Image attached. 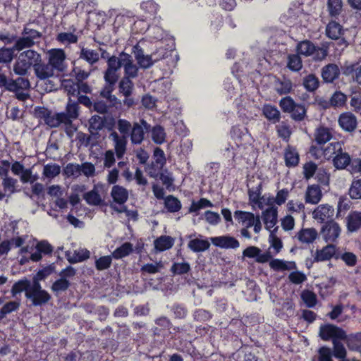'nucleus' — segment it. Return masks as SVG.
Listing matches in <instances>:
<instances>
[{
	"label": "nucleus",
	"instance_id": "nucleus-52",
	"mask_svg": "<svg viewBox=\"0 0 361 361\" xmlns=\"http://www.w3.org/2000/svg\"><path fill=\"white\" fill-rule=\"evenodd\" d=\"M347 99V96L341 91H336L330 98V104L334 108L343 107L346 104Z\"/></svg>",
	"mask_w": 361,
	"mask_h": 361
},
{
	"label": "nucleus",
	"instance_id": "nucleus-31",
	"mask_svg": "<svg viewBox=\"0 0 361 361\" xmlns=\"http://www.w3.org/2000/svg\"><path fill=\"white\" fill-rule=\"evenodd\" d=\"M284 159L286 166L295 167L299 163V154L295 148L288 146L284 153Z\"/></svg>",
	"mask_w": 361,
	"mask_h": 361
},
{
	"label": "nucleus",
	"instance_id": "nucleus-5",
	"mask_svg": "<svg viewBox=\"0 0 361 361\" xmlns=\"http://www.w3.org/2000/svg\"><path fill=\"white\" fill-rule=\"evenodd\" d=\"M25 298L31 301L32 306H42L47 304L51 298V295L41 285L37 283H32V287L25 294Z\"/></svg>",
	"mask_w": 361,
	"mask_h": 361
},
{
	"label": "nucleus",
	"instance_id": "nucleus-27",
	"mask_svg": "<svg viewBox=\"0 0 361 361\" xmlns=\"http://www.w3.org/2000/svg\"><path fill=\"white\" fill-rule=\"evenodd\" d=\"M111 195L114 201L119 204H124L128 198V190L125 188L118 185L113 186Z\"/></svg>",
	"mask_w": 361,
	"mask_h": 361
},
{
	"label": "nucleus",
	"instance_id": "nucleus-28",
	"mask_svg": "<svg viewBox=\"0 0 361 361\" xmlns=\"http://www.w3.org/2000/svg\"><path fill=\"white\" fill-rule=\"evenodd\" d=\"M154 323L159 327L152 329L154 335L160 336L163 331H170L172 327L171 321L166 316H161L154 320Z\"/></svg>",
	"mask_w": 361,
	"mask_h": 361
},
{
	"label": "nucleus",
	"instance_id": "nucleus-15",
	"mask_svg": "<svg viewBox=\"0 0 361 361\" xmlns=\"http://www.w3.org/2000/svg\"><path fill=\"white\" fill-rule=\"evenodd\" d=\"M336 247L335 245L330 243L323 247L321 250H317L314 257V262L329 261L333 257L338 258L336 255Z\"/></svg>",
	"mask_w": 361,
	"mask_h": 361
},
{
	"label": "nucleus",
	"instance_id": "nucleus-39",
	"mask_svg": "<svg viewBox=\"0 0 361 361\" xmlns=\"http://www.w3.org/2000/svg\"><path fill=\"white\" fill-rule=\"evenodd\" d=\"M104 126V118L98 115L92 116L89 119V131L92 135H97Z\"/></svg>",
	"mask_w": 361,
	"mask_h": 361
},
{
	"label": "nucleus",
	"instance_id": "nucleus-40",
	"mask_svg": "<svg viewBox=\"0 0 361 361\" xmlns=\"http://www.w3.org/2000/svg\"><path fill=\"white\" fill-rule=\"evenodd\" d=\"M234 217L239 222L246 224L247 228H250L254 224L255 216L254 214L248 212L237 210L234 212Z\"/></svg>",
	"mask_w": 361,
	"mask_h": 361
},
{
	"label": "nucleus",
	"instance_id": "nucleus-55",
	"mask_svg": "<svg viewBox=\"0 0 361 361\" xmlns=\"http://www.w3.org/2000/svg\"><path fill=\"white\" fill-rule=\"evenodd\" d=\"M20 306V301H10L4 304L0 310V319H3L7 314L17 311Z\"/></svg>",
	"mask_w": 361,
	"mask_h": 361
},
{
	"label": "nucleus",
	"instance_id": "nucleus-62",
	"mask_svg": "<svg viewBox=\"0 0 361 361\" xmlns=\"http://www.w3.org/2000/svg\"><path fill=\"white\" fill-rule=\"evenodd\" d=\"M18 183V180L13 178L7 176L3 178L2 180V185L4 188V191L8 192L9 194L8 196H10L11 195L15 193L16 192V186Z\"/></svg>",
	"mask_w": 361,
	"mask_h": 361
},
{
	"label": "nucleus",
	"instance_id": "nucleus-58",
	"mask_svg": "<svg viewBox=\"0 0 361 361\" xmlns=\"http://www.w3.org/2000/svg\"><path fill=\"white\" fill-rule=\"evenodd\" d=\"M61 116L60 113L52 114L51 111L44 123L50 128H57L61 124H63Z\"/></svg>",
	"mask_w": 361,
	"mask_h": 361
},
{
	"label": "nucleus",
	"instance_id": "nucleus-54",
	"mask_svg": "<svg viewBox=\"0 0 361 361\" xmlns=\"http://www.w3.org/2000/svg\"><path fill=\"white\" fill-rule=\"evenodd\" d=\"M191 270L190 265L187 262H173L170 271L173 275H183Z\"/></svg>",
	"mask_w": 361,
	"mask_h": 361
},
{
	"label": "nucleus",
	"instance_id": "nucleus-25",
	"mask_svg": "<svg viewBox=\"0 0 361 361\" xmlns=\"http://www.w3.org/2000/svg\"><path fill=\"white\" fill-rule=\"evenodd\" d=\"M262 113L265 118L272 123H276L281 119V113L274 105L264 104L262 107Z\"/></svg>",
	"mask_w": 361,
	"mask_h": 361
},
{
	"label": "nucleus",
	"instance_id": "nucleus-21",
	"mask_svg": "<svg viewBox=\"0 0 361 361\" xmlns=\"http://www.w3.org/2000/svg\"><path fill=\"white\" fill-rule=\"evenodd\" d=\"M322 192L318 185H309L305 192V202L312 204H317L322 199Z\"/></svg>",
	"mask_w": 361,
	"mask_h": 361
},
{
	"label": "nucleus",
	"instance_id": "nucleus-61",
	"mask_svg": "<svg viewBox=\"0 0 361 361\" xmlns=\"http://www.w3.org/2000/svg\"><path fill=\"white\" fill-rule=\"evenodd\" d=\"M63 173L68 177L78 178L81 175L80 164L69 163L63 169Z\"/></svg>",
	"mask_w": 361,
	"mask_h": 361
},
{
	"label": "nucleus",
	"instance_id": "nucleus-37",
	"mask_svg": "<svg viewBox=\"0 0 361 361\" xmlns=\"http://www.w3.org/2000/svg\"><path fill=\"white\" fill-rule=\"evenodd\" d=\"M79 58L93 65L99 60V53L94 50L82 47L80 49Z\"/></svg>",
	"mask_w": 361,
	"mask_h": 361
},
{
	"label": "nucleus",
	"instance_id": "nucleus-38",
	"mask_svg": "<svg viewBox=\"0 0 361 361\" xmlns=\"http://www.w3.org/2000/svg\"><path fill=\"white\" fill-rule=\"evenodd\" d=\"M262 182H259L255 188H248V196L250 202L257 204L259 208L262 209L263 205L261 200Z\"/></svg>",
	"mask_w": 361,
	"mask_h": 361
},
{
	"label": "nucleus",
	"instance_id": "nucleus-46",
	"mask_svg": "<svg viewBox=\"0 0 361 361\" xmlns=\"http://www.w3.org/2000/svg\"><path fill=\"white\" fill-rule=\"evenodd\" d=\"M123 55H127V53L122 51L120 53L118 57L115 56H112L109 57L106 63H107V68L113 71H118L121 67L123 66V59L124 58Z\"/></svg>",
	"mask_w": 361,
	"mask_h": 361
},
{
	"label": "nucleus",
	"instance_id": "nucleus-22",
	"mask_svg": "<svg viewBox=\"0 0 361 361\" xmlns=\"http://www.w3.org/2000/svg\"><path fill=\"white\" fill-rule=\"evenodd\" d=\"M210 247V243L203 236L199 235V238L191 239L188 243V247L194 252H202L207 250Z\"/></svg>",
	"mask_w": 361,
	"mask_h": 361
},
{
	"label": "nucleus",
	"instance_id": "nucleus-19",
	"mask_svg": "<svg viewBox=\"0 0 361 361\" xmlns=\"http://www.w3.org/2000/svg\"><path fill=\"white\" fill-rule=\"evenodd\" d=\"M277 209L273 207H269L262 212V219L265 228L271 232L278 221Z\"/></svg>",
	"mask_w": 361,
	"mask_h": 361
},
{
	"label": "nucleus",
	"instance_id": "nucleus-17",
	"mask_svg": "<svg viewBox=\"0 0 361 361\" xmlns=\"http://www.w3.org/2000/svg\"><path fill=\"white\" fill-rule=\"evenodd\" d=\"M302 244H311L318 237V232L314 228H301L295 236Z\"/></svg>",
	"mask_w": 361,
	"mask_h": 361
},
{
	"label": "nucleus",
	"instance_id": "nucleus-33",
	"mask_svg": "<svg viewBox=\"0 0 361 361\" xmlns=\"http://www.w3.org/2000/svg\"><path fill=\"white\" fill-rule=\"evenodd\" d=\"M157 251L163 252L171 248L174 245V238L169 235H161L154 242Z\"/></svg>",
	"mask_w": 361,
	"mask_h": 361
},
{
	"label": "nucleus",
	"instance_id": "nucleus-60",
	"mask_svg": "<svg viewBox=\"0 0 361 361\" xmlns=\"http://www.w3.org/2000/svg\"><path fill=\"white\" fill-rule=\"evenodd\" d=\"M15 44L13 46V49L16 51H21L25 48H30L34 45V42L30 39L27 38L25 35L23 37L16 38L14 41Z\"/></svg>",
	"mask_w": 361,
	"mask_h": 361
},
{
	"label": "nucleus",
	"instance_id": "nucleus-59",
	"mask_svg": "<svg viewBox=\"0 0 361 361\" xmlns=\"http://www.w3.org/2000/svg\"><path fill=\"white\" fill-rule=\"evenodd\" d=\"M15 50L13 47L7 48L5 47L0 48V63H8L11 62L14 57Z\"/></svg>",
	"mask_w": 361,
	"mask_h": 361
},
{
	"label": "nucleus",
	"instance_id": "nucleus-48",
	"mask_svg": "<svg viewBox=\"0 0 361 361\" xmlns=\"http://www.w3.org/2000/svg\"><path fill=\"white\" fill-rule=\"evenodd\" d=\"M152 133V139L156 144L161 145L165 142L166 133L164 128L160 125H156L149 130Z\"/></svg>",
	"mask_w": 361,
	"mask_h": 361
},
{
	"label": "nucleus",
	"instance_id": "nucleus-24",
	"mask_svg": "<svg viewBox=\"0 0 361 361\" xmlns=\"http://www.w3.org/2000/svg\"><path fill=\"white\" fill-rule=\"evenodd\" d=\"M274 86L276 92L280 95L287 94L293 90V82L286 77H283L281 79L276 78Z\"/></svg>",
	"mask_w": 361,
	"mask_h": 361
},
{
	"label": "nucleus",
	"instance_id": "nucleus-49",
	"mask_svg": "<svg viewBox=\"0 0 361 361\" xmlns=\"http://www.w3.org/2000/svg\"><path fill=\"white\" fill-rule=\"evenodd\" d=\"M134 88V84L131 79L127 77H123L119 82L118 89L119 92L124 96H131Z\"/></svg>",
	"mask_w": 361,
	"mask_h": 361
},
{
	"label": "nucleus",
	"instance_id": "nucleus-26",
	"mask_svg": "<svg viewBox=\"0 0 361 361\" xmlns=\"http://www.w3.org/2000/svg\"><path fill=\"white\" fill-rule=\"evenodd\" d=\"M343 32L342 26L336 20L330 21L326 27V35L331 39H338Z\"/></svg>",
	"mask_w": 361,
	"mask_h": 361
},
{
	"label": "nucleus",
	"instance_id": "nucleus-23",
	"mask_svg": "<svg viewBox=\"0 0 361 361\" xmlns=\"http://www.w3.org/2000/svg\"><path fill=\"white\" fill-rule=\"evenodd\" d=\"M314 136L316 143L323 145L332 139L333 134L329 128L320 126L315 130Z\"/></svg>",
	"mask_w": 361,
	"mask_h": 361
},
{
	"label": "nucleus",
	"instance_id": "nucleus-64",
	"mask_svg": "<svg viewBox=\"0 0 361 361\" xmlns=\"http://www.w3.org/2000/svg\"><path fill=\"white\" fill-rule=\"evenodd\" d=\"M349 195L352 199H361V179L355 180L352 182L349 189Z\"/></svg>",
	"mask_w": 361,
	"mask_h": 361
},
{
	"label": "nucleus",
	"instance_id": "nucleus-36",
	"mask_svg": "<svg viewBox=\"0 0 361 361\" xmlns=\"http://www.w3.org/2000/svg\"><path fill=\"white\" fill-rule=\"evenodd\" d=\"M296 50L298 54L310 56L315 52L316 46L310 40H304L298 44Z\"/></svg>",
	"mask_w": 361,
	"mask_h": 361
},
{
	"label": "nucleus",
	"instance_id": "nucleus-8",
	"mask_svg": "<svg viewBox=\"0 0 361 361\" xmlns=\"http://www.w3.org/2000/svg\"><path fill=\"white\" fill-rule=\"evenodd\" d=\"M341 229L338 223L333 220L326 222L321 228V235L326 243H334L341 234Z\"/></svg>",
	"mask_w": 361,
	"mask_h": 361
},
{
	"label": "nucleus",
	"instance_id": "nucleus-12",
	"mask_svg": "<svg viewBox=\"0 0 361 361\" xmlns=\"http://www.w3.org/2000/svg\"><path fill=\"white\" fill-rule=\"evenodd\" d=\"M312 215L313 218L320 223L328 222L332 220L334 209L328 204H320L314 210Z\"/></svg>",
	"mask_w": 361,
	"mask_h": 361
},
{
	"label": "nucleus",
	"instance_id": "nucleus-7",
	"mask_svg": "<svg viewBox=\"0 0 361 361\" xmlns=\"http://www.w3.org/2000/svg\"><path fill=\"white\" fill-rule=\"evenodd\" d=\"M66 59L65 51L61 49H51L48 51V61L59 73L66 69Z\"/></svg>",
	"mask_w": 361,
	"mask_h": 361
},
{
	"label": "nucleus",
	"instance_id": "nucleus-4",
	"mask_svg": "<svg viewBox=\"0 0 361 361\" xmlns=\"http://www.w3.org/2000/svg\"><path fill=\"white\" fill-rule=\"evenodd\" d=\"M42 56L32 49L21 52L13 66V71L16 75H25L31 67L35 70L38 63L41 62Z\"/></svg>",
	"mask_w": 361,
	"mask_h": 361
},
{
	"label": "nucleus",
	"instance_id": "nucleus-11",
	"mask_svg": "<svg viewBox=\"0 0 361 361\" xmlns=\"http://www.w3.org/2000/svg\"><path fill=\"white\" fill-rule=\"evenodd\" d=\"M338 123L341 128L347 133H353L357 127L356 116L351 112H344L340 114Z\"/></svg>",
	"mask_w": 361,
	"mask_h": 361
},
{
	"label": "nucleus",
	"instance_id": "nucleus-35",
	"mask_svg": "<svg viewBox=\"0 0 361 361\" xmlns=\"http://www.w3.org/2000/svg\"><path fill=\"white\" fill-rule=\"evenodd\" d=\"M30 87L28 79L18 78L16 80L9 78L8 91L18 92L20 90H25Z\"/></svg>",
	"mask_w": 361,
	"mask_h": 361
},
{
	"label": "nucleus",
	"instance_id": "nucleus-41",
	"mask_svg": "<svg viewBox=\"0 0 361 361\" xmlns=\"http://www.w3.org/2000/svg\"><path fill=\"white\" fill-rule=\"evenodd\" d=\"M70 286L71 282L68 279L60 277L52 283L51 290L55 296H59L61 293L66 291Z\"/></svg>",
	"mask_w": 361,
	"mask_h": 361
},
{
	"label": "nucleus",
	"instance_id": "nucleus-47",
	"mask_svg": "<svg viewBox=\"0 0 361 361\" xmlns=\"http://www.w3.org/2000/svg\"><path fill=\"white\" fill-rule=\"evenodd\" d=\"M133 251V245L130 243H125L117 247L113 252L114 259H118L129 255Z\"/></svg>",
	"mask_w": 361,
	"mask_h": 361
},
{
	"label": "nucleus",
	"instance_id": "nucleus-1",
	"mask_svg": "<svg viewBox=\"0 0 361 361\" xmlns=\"http://www.w3.org/2000/svg\"><path fill=\"white\" fill-rule=\"evenodd\" d=\"M319 335L323 341L331 340L332 355L336 358L346 360L347 352L341 341H345L348 345V337L343 329L331 324L322 325L319 328Z\"/></svg>",
	"mask_w": 361,
	"mask_h": 361
},
{
	"label": "nucleus",
	"instance_id": "nucleus-18",
	"mask_svg": "<svg viewBox=\"0 0 361 361\" xmlns=\"http://www.w3.org/2000/svg\"><path fill=\"white\" fill-rule=\"evenodd\" d=\"M124 58L123 59V70H124V76L127 77L129 79L135 78L138 75L139 71V66H137L136 64L133 63V57L130 54H127V55H123Z\"/></svg>",
	"mask_w": 361,
	"mask_h": 361
},
{
	"label": "nucleus",
	"instance_id": "nucleus-44",
	"mask_svg": "<svg viewBox=\"0 0 361 361\" xmlns=\"http://www.w3.org/2000/svg\"><path fill=\"white\" fill-rule=\"evenodd\" d=\"M83 199L89 205L98 206L100 205L103 200L94 187L93 190L85 192L83 195Z\"/></svg>",
	"mask_w": 361,
	"mask_h": 361
},
{
	"label": "nucleus",
	"instance_id": "nucleus-16",
	"mask_svg": "<svg viewBox=\"0 0 361 361\" xmlns=\"http://www.w3.org/2000/svg\"><path fill=\"white\" fill-rule=\"evenodd\" d=\"M35 73L37 78L40 80H45L54 75H58L59 73L54 69L50 62L44 63L42 62L38 63Z\"/></svg>",
	"mask_w": 361,
	"mask_h": 361
},
{
	"label": "nucleus",
	"instance_id": "nucleus-34",
	"mask_svg": "<svg viewBox=\"0 0 361 361\" xmlns=\"http://www.w3.org/2000/svg\"><path fill=\"white\" fill-rule=\"evenodd\" d=\"M164 207L168 212L176 213L179 212L182 208L180 201L175 196L169 195L164 198Z\"/></svg>",
	"mask_w": 361,
	"mask_h": 361
},
{
	"label": "nucleus",
	"instance_id": "nucleus-63",
	"mask_svg": "<svg viewBox=\"0 0 361 361\" xmlns=\"http://www.w3.org/2000/svg\"><path fill=\"white\" fill-rule=\"evenodd\" d=\"M112 106L106 100L97 99L93 102L91 111H94L101 114H105L108 112L109 107Z\"/></svg>",
	"mask_w": 361,
	"mask_h": 361
},
{
	"label": "nucleus",
	"instance_id": "nucleus-14",
	"mask_svg": "<svg viewBox=\"0 0 361 361\" xmlns=\"http://www.w3.org/2000/svg\"><path fill=\"white\" fill-rule=\"evenodd\" d=\"M340 74V68L335 63H329L324 66L321 71V75L325 83H333L339 78Z\"/></svg>",
	"mask_w": 361,
	"mask_h": 361
},
{
	"label": "nucleus",
	"instance_id": "nucleus-45",
	"mask_svg": "<svg viewBox=\"0 0 361 361\" xmlns=\"http://www.w3.org/2000/svg\"><path fill=\"white\" fill-rule=\"evenodd\" d=\"M302 85L308 92H313L319 86V78L314 74H309L303 78Z\"/></svg>",
	"mask_w": 361,
	"mask_h": 361
},
{
	"label": "nucleus",
	"instance_id": "nucleus-10",
	"mask_svg": "<svg viewBox=\"0 0 361 361\" xmlns=\"http://www.w3.org/2000/svg\"><path fill=\"white\" fill-rule=\"evenodd\" d=\"M79 108V104L77 102L72 100L71 98L68 99L65 111L60 112L64 125L71 126L73 121L78 118Z\"/></svg>",
	"mask_w": 361,
	"mask_h": 361
},
{
	"label": "nucleus",
	"instance_id": "nucleus-2",
	"mask_svg": "<svg viewBox=\"0 0 361 361\" xmlns=\"http://www.w3.org/2000/svg\"><path fill=\"white\" fill-rule=\"evenodd\" d=\"M130 127V122L129 121L119 118L116 121V128L119 134L116 131L109 134V137L114 144V152L118 159H122L126 152Z\"/></svg>",
	"mask_w": 361,
	"mask_h": 361
},
{
	"label": "nucleus",
	"instance_id": "nucleus-9",
	"mask_svg": "<svg viewBox=\"0 0 361 361\" xmlns=\"http://www.w3.org/2000/svg\"><path fill=\"white\" fill-rule=\"evenodd\" d=\"M132 54L139 66L142 69H148L151 68L155 61L152 59V55L145 54L144 50L139 44H136L132 48Z\"/></svg>",
	"mask_w": 361,
	"mask_h": 361
},
{
	"label": "nucleus",
	"instance_id": "nucleus-32",
	"mask_svg": "<svg viewBox=\"0 0 361 361\" xmlns=\"http://www.w3.org/2000/svg\"><path fill=\"white\" fill-rule=\"evenodd\" d=\"M31 287L32 282L27 278H24L18 280L13 285L11 293L13 297H16L18 294L21 293L23 291H25V295L30 290Z\"/></svg>",
	"mask_w": 361,
	"mask_h": 361
},
{
	"label": "nucleus",
	"instance_id": "nucleus-29",
	"mask_svg": "<svg viewBox=\"0 0 361 361\" xmlns=\"http://www.w3.org/2000/svg\"><path fill=\"white\" fill-rule=\"evenodd\" d=\"M347 228L350 232H355L361 228V212H353L346 218Z\"/></svg>",
	"mask_w": 361,
	"mask_h": 361
},
{
	"label": "nucleus",
	"instance_id": "nucleus-43",
	"mask_svg": "<svg viewBox=\"0 0 361 361\" xmlns=\"http://www.w3.org/2000/svg\"><path fill=\"white\" fill-rule=\"evenodd\" d=\"M114 87L115 86L105 83L99 92V96L105 99L111 105H116L118 100L117 97L112 94V92L114 90Z\"/></svg>",
	"mask_w": 361,
	"mask_h": 361
},
{
	"label": "nucleus",
	"instance_id": "nucleus-42",
	"mask_svg": "<svg viewBox=\"0 0 361 361\" xmlns=\"http://www.w3.org/2000/svg\"><path fill=\"white\" fill-rule=\"evenodd\" d=\"M270 267L275 271H286L295 268L294 262H286L282 259H274L269 262Z\"/></svg>",
	"mask_w": 361,
	"mask_h": 361
},
{
	"label": "nucleus",
	"instance_id": "nucleus-51",
	"mask_svg": "<svg viewBox=\"0 0 361 361\" xmlns=\"http://www.w3.org/2000/svg\"><path fill=\"white\" fill-rule=\"evenodd\" d=\"M54 271V267L49 265L44 267L42 269L39 270L37 274L32 277V283H37V285H41L40 281L44 280L49 275Z\"/></svg>",
	"mask_w": 361,
	"mask_h": 361
},
{
	"label": "nucleus",
	"instance_id": "nucleus-57",
	"mask_svg": "<svg viewBox=\"0 0 361 361\" xmlns=\"http://www.w3.org/2000/svg\"><path fill=\"white\" fill-rule=\"evenodd\" d=\"M213 204L205 198H201L199 201H192L191 205L189 207V213L197 212L200 209L205 207H212Z\"/></svg>",
	"mask_w": 361,
	"mask_h": 361
},
{
	"label": "nucleus",
	"instance_id": "nucleus-13",
	"mask_svg": "<svg viewBox=\"0 0 361 361\" xmlns=\"http://www.w3.org/2000/svg\"><path fill=\"white\" fill-rule=\"evenodd\" d=\"M210 240L214 246L221 249H236L240 246L239 241L230 235L212 237Z\"/></svg>",
	"mask_w": 361,
	"mask_h": 361
},
{
	"label": "nucleus",
	"instance_id": "nucleus-56",
	"mask_svg": "<svg viewBox=\"0 0 361 361\" xmlns=\"http://www.w3.org/2000/svg\"><path fill=\"white\" fill-rule=\"evenodd\" d=\"M287 67L292 71H299L302 68V63L298 54H290L288 57Z\"/></svg>",
	"mask_w": 361,
	"mask_h": 361
},
{
	"label": "nucleus",
	"instance_id": "nucleus-30",
	"mask_svg": "<svg viewBox=\"0 0 361 361\" xmlns=\"http://www.w3.org/2000/svg\"><path fill=\"white\" fill-rule=\"evenodd\" d=\"M67 260L71 264L82 262L90 257V252L87 250H75L73 253L71 251L66 252Z\"/></svg>",
	"mask_w": 361,
	"mask_h": 361
},
{
	"label": "nucleus",
	"instance_id": "nucleus-20",
	"mask_svg": "<svg viewBox=\"0 0 361 361\" xmlns=\"http://www.w3.org/2000/svg\"><path fill=\"white\" fill-rule=\"evenodd\" d=\"M326 11L329 17L338 20L343 11V0H327Z\"/></svg>",
	"mask_w": 361,
	"mask_h": 361
},
{
	"label": "nucleus",
	"instance_id": "nucleus-53",
	"mask_svg": "<svg viewBox=\"0 0 361 361\" xmlns=\"http://www.w3.org/2000/svg\"><path fill=\"white\" fill-rule=\"evenodd\" d=\"M348 348L350 350L361 351V332L348 335Z\"/></svg>",
	"mask_w": 361,
	"mask_h": 361
},
{
	"label": "nucleus",
	"instance_id": "nucleus-50",
	"mask_svg": "<svg viewBox=\"0 0 361 361\" xmlns=\"http://www.w3.org/2000/svg\"><path fill=\"white\" fill-rule=\"evenodd\" d=\"M290 117L295 121H302L307 116V109L305 106L301 104H296L295 107L293 108V111H290Z\"/></svg>",
	"mask_w": 361,
	"mask_h": 361
},
{
	"label": "nucleus",
	"instance_id": "nucleus-6",
	"mask_svg": "<svg viewBox=\"0 0 361 361\" xmlns=\"http://www.w3.org/2000/svg\"><path fill=\"white\" fill-rule=\"evenodd\" d=\"M151 130V125L145 119L130 123L129 137L132 145H140L145 140L146 133Z\"/></svg>",
	"mask_w": 361,
	"mask_h": 361
},
{
	"label": "nucleus",
	"instance_id": "nucleus-3",
	"mask_svg": "<svg viewBox=\"0 0 361 361\" xmlns=\"http://www.w3.org/2000/svg\"><path fill=\"white\" fill-rule=\"evenodd\" d=\"M343 143L335 142L330 143L323 150L324 156L327 159H332L333 164L337 169H344L351 162L350 156L343 149Z\"/></svg>",
	"mask_w": 361,
	"mask_h": 361
}]
</instances>
